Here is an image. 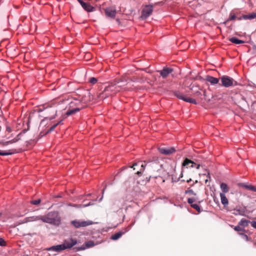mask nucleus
<instances>
[{"label": "nucleus", "mask_w": 256, "mask_h": 256, "mask_svg": "<svg viewBox=\"0 0 256 256\" xmlns=\"http://www.w3.org/2000/svg\"><path fill=\"white\" fill-rule=\"evenodd\" d=\"M194 96H196L200 97L201 99L202 98H201V96H202V94L200 92H199V91L196 92L194 94Z\"/></svg>", "instance_id": "e433bc0d"}, {"label": "nucleus", "mask_w": 256, "mask_h": 256, "mask_svg": "<svg viewBox=\"0 0 256 256\" xmlns=\"http://www.w3.org/2000/svg\"><path fill=\"white\" fill-rule=\"evenodd\" d=\"M229 40L234 44H242L244 42V40H238L236 37H233L230 38Z\"/></svg>", "instance_id": "6ab92c4d"}, {"label": "nucleus", "mask_w": 256, "mask_h": 256, "mask_svg": "<svg viewBox=\"0 0 256 256\" xmlns=\"http://www.w3.org/2000/svg\"><path fill=\"white\" fill-rule=\"evenodd\" d=\"M190 206L194 209H195L198 212H201V210H200V206L197 204H192V205H190Z\"/></svg>", "instance_id": "cd10ccee"}, {"label": "nucleus", "mask_w": 256, "mask_h": 256, "mask_svg": "<svg viewBox=\"0 0 256 256\" xmlns=\"http://www.w3.org/2000/svg\"><path fill=\"white\" fill-rule=\"evenodd\" d=\"M88 82L92 84H95L97 82L98 80L95 78L92 77L88 79Z\"/></svg>", "instance_id": "c85d7f7f"}, {"label": "nucleus", "mask_w": 256, "mask_h": 256, "mask_svg": "<svg viewBox=\"0 0 256 256\" xmlns=\"http://www.w3.org/2000/svg\"><path fill=\"white\" fill-rule=\"evenodd\" d=\"M105 189H106V188H104L103 189L102 193H104V191Z\"/></svg>", "instance_id": "603ef678"}, {"label": "nucleus", "mask_w": 256, "mask_h": 256, "mask_svg": "<svg viewBox=\"0 0 256 256\" xmlns=\"http://www.w3.org/2000/svg\"><path fill=\"white\" fill-rule=\"evenodd\" d=\"M172 72L173 69L170 68H164L162 70L158 71L164 78H167Z\"/></svg>", "instance_id": "6e6552de"}, {"label": "nucleus", "mask_w": 256, "mask_h": 256, "mask_svg": "<svg viewBox=\"0 0 256 256\" xmlns=\"http://www.w3.org/2000/svg\"><path fill=\"white\" fill-rule=\"evenodd\" d=\"M6 245V242H5V240L2 238H0V246H5Z\"/></svg>", "instance_id": "c9c22d12"}, {"label": "nucleus", "mask_w": 256, "mask_h": 256, "mask_svg": "<svg viewBox=\"0 0 256 256\" xmlns=\"http://www.w3.org/2000/svg\"><path fill=\"white\" fill-rule=\"evenodd\" d=\"M7 130L10 132L11 131V130L10 128H7Z\"/></svg>", "instance_id": "de8ad7c7"}, {"label": "nucleus", "mask_w": 256, "mask_h": 256, "mask_svg": "<svg viewBox=\"0 0 256 256\" xmlns=\"http://www.w3.org/2000/svg\"><path fill=\"white\" fill-rule=\"evenodd\" d=\"M43 110V109L40 108L38 110V112H41Z\"/></svg>", "instance_id": "c03bdc74"}, {"label": "nucleus", "mask_w": 256, "mask_h": 256, "mask_svg": "<svg viewBox=\"0 0 256 256\" xmlns=\"http://www.w3.org/2000/svg\"><path fill=\"white\" fill-rule=\"evenodd\" d=\"M234 214L236 215L240 214L241 216H246V208L245 207L243 208H236L234 210Z\"/></svg>", "instance_id": "2eb2a0df"}, {"label": "nucleus", "mask_w": 256, "mask_h": 256, "mask_svg": "<svg viewBox=\"0 0 256 256\" xmlns=\"http://www.w3.org/2000/svg\"><path fill=\"white\" fill-rule=\"evenodd\" d=\"M180 175H181V177H182V172L181 173Z\"/></svg>", "instance_id": "864d4df0"}, {"label": "nucleus", "mask_w": 256, "mask_h": 256, "mask_svg": "<svg viewBox=\"0 0 256 256\" xmlns=\"http://www.w3.org/2000/svg\"><path fill=\"white\" fill-rule=\"evenodd\" d=\"M202 92H203V95H204V98L205 100H206L207 98V95H206V90H203Z\"/></svg>", "instance_id": "ea45409f"}, {"label": "nucleus", "mask_w": 256, "mask_h": 256, "mask_svg": "<svg viewBox=\"0 0 256 256\" xmlns=\"http://www.w3.org/2000/svg\"><path fill=\"white\" fill-rule=\"evenodd\" d=\"M236 16H235V14H230V18L228 20H236Z\"/></svg>", "instance_id": "f704fd0d"}, {"label": "nucleus", "mask_w": 256, "mask_h": 256, "mask_svg": "<svg viewBox=\"0 0 256 256\" xmlns=\"http://www.w3.org/2000/svg\"><path fill=\"white\" fill-rule=\"evenodd\" d=\"M80 110V109L78 108H72V110H68L66 112V115L67 116L72 115L76 112H78Z\"/></svg>", "instance_id": "aec40b11"}, {"label": "nucleus", "mask_w": 256, "mask_h": 256, "mask_svg": "<svg viewBox=\"0 0 256 256\" xmlns=\"http://www.w3.org/2000/svg\"><path fill=\"white\" fill-rule=\"evenodd\" d=\"M16 152V150H11L6 152H0V156H8Z\"/></svg>", "instance_id": "412c9836"}, {"label": "nucleus", "mask_w": 256, "mask_h": 256, "mask_svg": "<svg viewBox=\"0 0 256 256\" xmlns=\"http://www.w3.org/2000/svg\"><path fill=\"white\" fill-rule=\"evenodd\" d=\"M62 122V120L58 122L57 123L55 124H54L52 126L50 129L48 130V132H51L52 131H53L55 128L59 124L61 123Z\"/></svg>", "instance_id": "bb28decb"}, {"label": "nucleus", "mask_w": 256, "mask_h": 256, "mask_svg": "<svg viewBox=\"0 0 256 256\" xmlns=\"http://www.w3.org/2000/svg\"><path fill=\"white\" fill-rule=\"evenodd\" d=\"M40 202H41L40 200L38 199L36 200H34L31 201V204H34V205H38L39 204H40Z\"/></svg>", "instance_id": "473e14b6"}, {"label": "nucleus", "mask_w": 256, "mask_h": 256, "mask_svg": "<svg viewBox=\"0 0 256 256\" xmlns=\"http://www.w3.org/2000/svg\"><path fill=\"white\" fill-rule=\"evenodd\" d=\"M39 220H41L42 221V216H32L26 218L24 219V222H28Z\"/></svg>", "instance_id": "9b49d317"}, {"label": "nucleus", "mask_w": 256, "mask_h": 256, "mask_svg": "<svg viewBox=\"0 0 256 256\" xmlns=\"http://www.w3.org/2000/svg\"><path fill=\"white\" fill-rule=\"evenodd\" d=\"M158 150L160 153L165 154V155H170V154H173L176 152V150L174 148H169V147H162L158 148Z\"/></svg>", "instance_id": "423d86ee"}, {"label": "nucleus", "mask_w": 256, "mask_h": 256, "mask_svg": "<svg viewBox=\"0 0 256 256\" xmlns=\"http://www.w3.org/2000/svg\"><path fill=\"white\" fill-rule=\"evenodd\" d=\"M54 118V117H51V118H50V120H52Z\"/></svg>", "instance_id": "8fccbe9b"}, {"label": "nucleus", "mask_w": 256, "mask_h": 256, "mask_svg": "<svg viewBox=\"0 0 256 256\" xmlns=\"http://www.w3.org/2000/svg\"><path fill=\"white\" fill-rule=\"evenodd\" d=\"M205 80L207 82H210V84H212V85L217 84L219 82L218 78H216L213 77V76H209V75L206 76Z\"/></svg>", "instance_id": "9d476101"}, {"label": "nucleus", "mask_w": 256, "mask_h": 256, "mask_svg": "<svg viewBox=\"0 0 256 256\" xmlns=\"http://www.w3.org/2000/svg\"><path fill=\"white\" fill-rule=\"evenodd\" d=\"M80 4H81V2H82L84 1L83 0H77Z\"/></svg>", "instance_id": "a18cd8bd"}, {"label": "nucleus", "mask_w": 256, "mask_h": 256, "mask_svg": "<svg viewBox=\"0 0 256 256\" xmlns=\"http://www.w3.org/2000/svg\"><path fill=\"white\" fill-rule=\"evenodd\" d=\"M139 164H140L139 162H138V163H134L132 166H130V168H133L134 170H135L134 166H136L139 165Z\"/></svg>", "instance_id": "a19ab883"}, {"label": "nucleus", "mask_w": 256, "mask_h": 256, "mask_svg": "<svg viewBox=\"0 0 256 256\" xmlns=\"http://www.w3.org/2000/svg\"><path fill=\"white\" fill-rule=\"evenodd\" d=\"M242 186L252 191L256 192V187L254 186L244 184Z\"/></svg>", "instance_id": "a878e982"}, {"label": "nucleus", "mask_w": 256, "mask_h": 256, "mask_svg": "<svg viewBox=\"0 0 256 256\" xmlns=\"http://www.w3.org/2000/svg\"><path fill=\"white\" fill-rule=\"evenodd\" d=\"M150 162H147L146 164V162H144V163H142L141 164H140V167H141V169L138 171L136 173V174H137L138 176H140L141 174H142V172H144V168L147 166V165L150 164Z\"/></svg>", "instance_id": "a211bd4d"}, {"label": "nucleus", "mask_w": 256, "mask_h": 256, "mask_svg": "<svg viewBox=\"0 0 256 256\" xmlns=\"http://www.w3.org/2000/svg\"><path fill=\"white\" fill-rule=\"evenodd\" d=\"M93 222L91 220H74L71 221L70 224L74 228H78L82 227H86L91 225Z\"/></svg>", "instance_id": "7ed1b4c3"}, {"label": "nucleus", "mask_w": 256, "mask_h": 256, "mask_svg": "<svg viewBox=\"0 0 256 256\" xmlns=\"http://www.w3.org/2000/svg\"><path fill=\"white\" fill-rule=\"evenodd\" d=\"M196 166V168L197 169H199L200 166V164H196L195 163V164H194V166Z\"/></svg>", "instance_id": "79ce46f5"}, {"label": "nucleus", "mask_w": 256, "mask_h": 256, "mask_svg": "<svg viewBox=\"0 0 256 256\" xmlns=\"http://www.w3.org/2000/svg\"><path fill=\"white\" fill-rule=\"evenodd\" d=\"M174 95L179 99L182 100L186 102H190L194 104H196L197 102L194 99L192 98L189 97H186L184 96L182 93L179 92H176Z\"/></svg>", "instance_id": "20e7f679"}, {"label": "nucleus", "mask_w": 256, "mask_h": 256, "mask_svg": "<svg viewBox=\"0 0 256 256\" xmlns=\"http://www.w3.org/2000/svg\"><path fill=\"white\" fill-rule=\"evenodd\" d=\"M153 11V8L152 6H146L142 11V16L143 18H146L148 17Z\"/></svg>", "instance_id": "0eeeda50"}, {"label": "nucleus", "mask_w": 256, "mask_h": 256, "mask_svg": "<svg viewBox=\"0 0 256 256\" xmlns=\"http://www.w3.org/2000/svg\"><path fill=\"white\" fill-rule=\"evenodd\" d=\"M222 85L224 87H230L231 86H235L238 85V82L234 80L232 78L224 76L221 77Z\"/></svg>", "instance_id": "f03ea898"}, {"label": "nucleus", "mask_w": 256, "mask_h": 256, "mask_svg": "<svg viewBox=\"0 0 256 256\" xmlns=\"http://www.w3.org/2000/svg\"><path fill=\"white\" fill-rule=\"evenodd\" d=\"M250 224L252 227L256 228V221H252L250 222Z\"/></svg>", "instance_id": "4c0bfd02"}, {"label": "nucleus", "mask_w": 256, "mask_h": 256, "mask_svg": "<svg viewBox=\"0 0 256 256\" xmlns=\"http://www.w3.org/2000/svg\"><path fill=\"white\" fill-rule=\"evenodd\" d=\"M53 112H54V113H56V110H54Z\"/></svg>", "instance_id": "3c124183"}, {"label": "nucleus", "mask_w": 256, "mask_h": 256, "mask_svg": "<svg viewBox=\"0 0 256 256\" xmlns=\"http://www.w3.org/2000/svg\"><path fill=\"white\" fill-rule=\"evenodd\" d=\"M197 200V199L196 198H188V204H190V205H192V204H193V203L194 202H196Z\"/></svg>", "instance_id": "c756f323"}, {"label": "nucleus", "mask_w": 256, "mask_h": 256, "mask_svg": "<svg viewBox=\"0 0 256 256\" xmlns=\"http://www.w3.org/2000/svg\"><path fill=\"white\" fill-rule=\"evenodd\" d=\"M76 243L77 241L76 240L70 238L66 240L62 245L65 247L64 250H66L72 248L73 246L76 245Z\"/></svg>", "instance_id": "39448f33"}, {"label": "nucleus", "mask_w": 256, "mask_h": 256, "mask_svg": "<svg viewBox=\"0 0 256 256\" xmlns=\"http://www.w3.org/2000/svg\"><path fill=\"white\" fill-rule=\"evenodd\" d=\"M220 187L221 190L223 192L222 193H224V194H225V193L228 192L229 190V188H228V186H227V184H225L224 182H222L220 184Z\"/></svg>", "instance_id": "4be33fe9"}, {"label": "nucleus", "mask_w": 256, "mask_h": 256, "mask_svg": "<svg viewBox=\"0 0 256 256\" xmlns=\"http://www.w3.org/2000/svg\"><path fill=\"white\" fill-rule=\"evenodd\" d=\"M186 194H192L194 196H196V193H195L192 190L188 188V190L186 191Z\"/></svg>", "instance_id": "7c9ffc66"}, {"label": "nucleus", "mask_w": 256, "mask_h": 256, "mask_svg": "<svg viewBox=\"0 0 256 256\" xmlns=\"http://www.w3.org/2000/svg\"><path fill=\"white\" fill-rule=\"evenodd\" d=\"M206 174H207L206 177L208 178H210V173H209V172L207 170H206V173L203 174L202 176H206Z\"/></svg>", "instance_id": "58836bf2"}, {"label": "nucleus", "mask_w": 256, "mask_h": 256, "mask_svg": "<svg viewBox=\"0 0 256 256\" xmlns=\"http://www.w3.org/2000/svg\"><path fill=\"white\" fill-rule=\"evenodd\" d=\"M242 18L244 20H252L256 18V12H252L248 14L242 15Z\"/></svg>", "instance_id": "f3484780"}, {"label": "nucleus", "mask_w": 256, "mask_h": 256, "mask_svg": "<svg viewBox=\"0 0 256 256\" xmlns=\"http://www.w3.org/2000/svg\"><path fill=\"white\" fill-rule=\"evenodd\" d=\"M122 233L121 232L115 233L112 235L111 239L113 240H117L122 236Z\"/></svg>", "instance_id": "5701e85b"}, {"label": "nucleus", "mask_w": 256, "mask_h": 256, "mask_svg": "<svg viewBox=\"0 0 256 256\" xmlns=\"http://www.w3.org/2000/svg\"><path fill=\"white\" fill-rule=\"evenodd\" d=\"M65 247L62 244L50 247L48 249V250H52L57 252H60L62 250H64Z\"/></svg>", "instance_id": "f8f14e48"}, {"label": "nucleus", "mask_w": 256, "mask_h": 256, "mask_svg": "<svg viewBox=\"0 0 256 256\" xmlns=\"http://www.w3.org/2000/svg\"><path fill=\"white\" fill-rule=\"evenodd\" d=\"M86 246L88 247V248H90V247H92V246H93L94 244V242L92 241H89L86 244Z\"/></svg>", "instance_id": "72a5a7b5"}, {"label": "nucleus", "mask_w": 256, "mask_h": 256, "mask_svg": "<svg viewBox=\"0 0 256 256\" xmlns=\"http://www.w3.org/2000/svg\"><path fill=\"white\" fill-rule=\"evenodd\" d=\"M58 216L56 212H50L46 216H42V222L46 223L54 224L56 221Z\"/></svg>", "instance_id": "f257e3e1"}, {"label": "nucleus", "mask_w": 256, "mask_h": 256, "mask_svg": "<svg viewBox=\"0 0 256 256\" xmlns=\"http://www.w3.org/2000/svg\"><path fill=\"white\" fill-rule=\"evenodd\" d=\"M220 197L222 204L224 206H227L228 204V200L224 193L220 194Z\"/></svg>", "instance_id": "dca6fc26"}, {"label": "nucleus", "mask_w": 256, "mask_h": 256, "mask_svg": "<svg viewBox=\"0 0 256 256\" xmlns=\"http://www.w3.org/2000/svg\"><path fill=\"white\" fill-rule=\"evenodd\" d=\"M234 230H236V231H237V232H240V231H244V230L241 228L240 226H236L234 228Z\"/></svg>", "instance_id": "2f4dec72"}, {"label": "nucleus", "mask_w": 256, "mask_h": 256, "mask_svg": "<svg viewBox=\"0 0 256 256\" xmlns=\"http://www.w3.org/2000/svg\"><path fill=\"white\" fill-rule=\"evenodd\" d=\"M208 182V179L205 180V183L206 184Z\"/></svg>", "instance_id": "09e8293b"}, {"label": "nucleus", "mask_w": 256, "mask_h": 256, "mask_svg": "<svg viewBox=\"0 0 256 256\" xmlns=\"http://www.w3.org/2000/svg\"><path fill=\"white\" fill-rule=\"evenodd\" d=\"M250 222L245 219H242L239 222L238 224L243 227H246L248 226Z\"/></svg>", "instance_id": "b1692460"}, {"label": "nucleus", "mask_w": 256, "mask_h": 256, "mask_svg": "<svg viewBox=\"0 0 256 256\" xmlns=\"http://www.w3.org/2000/svg\"><path fill=\"white\" fill-rule=\"evenodd\" d=\"M80 5L84 10L88 12H92L94 9V8L89 3L85 2H81Z\"/></svg>", "instance_id": "ddd939ff"}, {"label": "nucleus", "mask_w": 256, "mask_h": 256, "mask_svg": "<svg viewBox=\"0 0 256 256\" xmlns=\"http://www.w3.org/2000/svg\"><path fill=\"white\" fill-rule=\"evenodd\" d=\"M106 15L110 18H114L116 14V10L115 8L110 7L104 10Z\"/></svg>", "instance_id": "1a4fd4ad"}, {"label": "nucleus", "mask_w": 256, "mask_h": 256, "mask_svg": "<svg viewBox=\"0 0 256 256\" xmlns=\"http://www.w3.org/2000/svg\"><path fill=\"white\" fill-rule=\"evenodd\" d=\"M18 140V139H16V138H14L12 140H8V141H6V142H0L1 144H2L3 146H7L9 144H12V143H14V142H17Z\"/></svg>", "instance_id": "393cba45"}, {"label": "nucleus", "mask_w": 256, "mask_h": 256, "mask_svg": "<svg viewBox=\"0 0 256 256\" xmlns=\"http://www.w3.org/2000/svg\"><path fill=\"white\" fill-rule=\"evenodd\" d=\"M191 180H192V179H191V178H190L189 180H186V182L188 183V182H190Z\"/></svg>", "instance_id": "49530a36"}, {"label": "nucleus", "mask_w": 256, "mask_h": 256, "mask_svg": "<svg viewBox=\"0 0 256 256\" xmlns=\"http://www.w3.org/2000/svg\"><path fill=\"white\" fill-rule=\"evenodd\" d=\"M194 164H195V162H194L193 161L188 159V158H186L184 160L182 165L183 166H186V168H188V167L194 168Z\"/></svg>", "instance_id": "4468645a"}, {"label": "nucleus", "mask_w": 256, "mask_h": 256, "mask_svg": "<svg viewBox=\"0 0 256 256\" xmlns=\"http://www.w3.org/2000/svg\"><path fill=\"white\" fill-rule=\"evenodd\" d=\"M237 19L238 20H242V16H240V17H238L237 18Z\"/></svg>", "instance_id": "37998d69"}]
</instances>
